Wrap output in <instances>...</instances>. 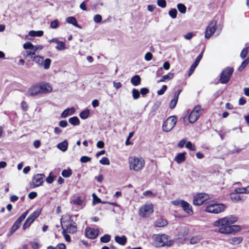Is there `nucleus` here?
I'll list each match as a JSON object with an SVG mask.
<instances>
[{
	"instance_id": "f257e3e1",
	"label": "nucleus",
	"mask_w": 249,
	"mask_h": 249,
	"mask_svg": "<svg viewBox=\"0 0 249 249\" xmlns=\"http://www.w3.org/2000/svg\"><path fill=\"white\" fill-rule=\"evenodd\" d=\"M238 217L233 215L219 219L215 221L213 225L219 227L218 231L222 234H230L240 231L241 228L238 225H231L237 221Z\"/></svg>"
},
{
	"instance_id": "f03ea898",
	"label": "nucleus",
	"mask_w": 249,
	"mask_h": 249,
	"mask_svg": "<svg viewBox=\"0 0 249 249\" xmlns=\"http://www.w3.org/2000/svg\"><path fill=\"white\" fill-rule=\"evenodd\" d=\"M61 225L63 231L74 233L77 231V226L74 222L70 221L69 216L63 215L60 220Z\"/></svg>"
},
{
	"instance_id": "7ed1b4c3",
	"label": "nucleus",
	"mask_w": 249,
	"mask_h": 249,
	"mask_svg": "<svg viewBox=\"0 0 249 249\" xmlns=\"http://www.w3.org/2000/svg\"><path fill=\"white\" fill-rule=\"evenodd\" d=\"M129 168L135 171L142 170L145 165L144 160L142 158L130 157L128 159Z\"/></svg>"
},
{
	"instance_id": "20e7f679",
	"label": "nucleus",
	"mask_w": 249,
	"mask_h": 249,
	"mask_svg": "<svg viewBox=\"0 0 249 249\" xmlns=\"http://www.w3.org/2000/svg\"><path fill=\"white\" fill-rule=\"evenodd\" d=\"M155 246L157 247L164 246L171 247L174 244L173 240L169 239V236L165 234L158 235L155 239Z\"/></svg>"
},
{
	"instance_id": "39448f33",
	"label": "nucleus",
	"mask_w": 249,
	"mask_h": 249,
	"mask_svg": "<svg viewBox=\"0 0 249 249\" xmlns=\"http://www.w3.org/2000/svg\"><path fill=\"white\" fill-rule=\"evenodd\" d=\"M201 114V107L199 106H196L188 116H186L183 117V119L184 124H187L186 122L188 120L189 123L191 124L194 123L197 120Z\"/></svg>"
},
{
	"instance_id": "423d86ee",
	"label": "nucleus",
	"mask_w": 249,
	"mask_h": 249,
	"mask_svg": "<svg viewBox=\"0 0 249 249\" xmlns=\"http://www.w3.org/2000/svg\"><path fill=\"white\" fill-rule=\"evenodd\" d=\"M226 206L221 203L211 202L205 208L206 212L210 213H218L225 210Z\"/></svg>"
},
{
	"instance_id": "0eeeda50",
	"label": "nucleus",
	"mask_w": 249,
	"mask_h": 249,
	"mask_svg": "<svg viewBox=\"0 0 249 249\" xmlns=\"http://www.w3.org/2000/svg\"><path fill=\"white\" fill-rule=\"evenodd\" d=\"M234 69L232 67H226L222 71L220 76V82L221 84H227L230 79Z\"/></svg>"
},
{
	"instance_id": "6e6552de",
	"label": "nucleus",
	"mask_w": 249,
	"mask_h": 249,
	"mask_svg": "<svg viewBox=\"0 0 249 249\" xmlns=\"http://www.w3.org/2000/svg\"><path fill=\"white\" fill-rule=\"evenodd\" d=\"M177 122V119L175 116L168 117L163 123L162 130L166 132H170L175 126Z\"/></svg>"
},
{
	"instance_id": "1a4fd4ad",
	"label": "nucleus",
	"mask_w": 249,
	"mask_h": 249,
	"mask_svg": "<svg viewBox=\"0 0 249 249\" xmlns=\"http://www.w3.org/2000/svg\"><path fill=\"white\" fill-rule=\"evenodd\" d=\"M153 205L150 203H146L142 206L139 211V215L142 217H146L153 213Z\"/></svg>"
},
{
	"instance_id": "9d476101",
	"label": "nucleus",
	"mask_w": 249,
	"mask_h": 249,
	"mask_svg": "<svg viewBox=\"0 0 249 249\" xmlns=\"http://www.w3.org/2000/svg\"><path fill=\"white\" fill-rule=\"evenodd\" d=\"M209 198L207 194L205 193H199L194 197L193 203L195 205H201L204 202Z\"/></svg>"
},
{
	"instance_id": "9b49d317",
	"label": "nucleus",
	"mask_w": 249,
	"mask_h": 249,
	"mask_svg": "<svg viewBox=\"0 0 249 249\" xmlns=\"http://www.w3.org/2000/svg\"><path fill=\"white\" fill-rule=\"evenodd\" d=\"M216 21L215 20H212L210 23L205 31V37L206 38H210L214 34L216 30Z\"/></svg>"
},
{
	"instance_id": "f8f14e48",
	"label": "nucleus",
	"mask_w": 249,
	"mask_h": 249,
	"mask_svg": "<svg viewBox=\"0 0 249 249\" xmlns=\"http://www.w3.org/2000/svg\"><path fill=\"white\" fill-rule=\"evenodd\" d=\"M44 174H38L34 176L33 178V185L34 187H37L42 185L43 182Z\"/></svg>"
},
{
	"instance_id": "ddd939ff",
	"label": "nucleus",
	"mask_w": 249,
	"mask_h": 249,
	"mask_svg": "<svg viewBox=\"0 0 249 249\" xmlns=\"http://www.w3.org/2000/svg\"><path fill=\"white\" fill-rule=\"evenodd\" d=\"M40 88V93H50L52 91L53 88L51 85L47 83H42L38 84Z\"/></svg>"
},
{
	"instance_id": "4468645a",
	"label": "nucleus",
	"mask_w": 249,
	"mask_h": 249,
	"mask_svg": "<svg viewBox=\"0 0 249 249\" xmlns=\"http://www.w3.org/2000/svg\"><path fill=\"white\" fill-rule=\"evenodd\" d=\"M99 234L98 229L87 228L86 230V236L89 239L95 238Z\"/></svg>"
},
{
	"instance_id": "2eb2a0df",
	"label": "nucleus",
	"mask_w": 249,
	"mask_h": 249,
	"mask_svg": "<svg viewBox=\"0 0 249 249\" xmlns=\"http://www.w3.org/2000/svg\"><path fill=\"white\" fill-rule=\"evenodd\" d=\"M38 84L35 85L31 87L28 91L27 95L34 96L38 94H41Z\"/></svg>"
},
{
	"instance_id": "dca6fc26",
	"label": "nucleus",
	"mask_w": 249,
	"mask_h": 249,
	"mask_svg": "<svg viewBox=\"0 0 249 249\" xmlns=\"http://www.w3.org/2000/svg\"><path fill=\"white\" fill-rule=\"evenodd\" d=\"M23 47L24 49H32L34 50L35 53L37 50H41L43 48L41 45L34 46L31 42H27L24 43L23 45Z\"/></svg>"
},
{
	"instance_id": "f3484780",
	"label": "nucleus",
	"mask_w": 249,
	"mask_h": 249,
	"mask_svg": "<svg viewBox=\"0 0 249 249\" xmlns=\"http://www.w3.org/2000/svg\"><path fill=\"white\" fill-rule=\"evenodd\" d=\"M230 197L231 199L235 202H243L246 199L245 196H241L236 192L231 194Z\"/></svg>"
},
{
	"instance_id": "a211bd4d",
	"label": "nucleus",
	"mask_w": 249,
	"mask_h": 249,
	"mask_svg": "<svg viewBox=\"0 0 249 249\" xmlns=\"http://www.w3.org/2000/svg\"><path fill=\"white\" fill-rule=\"evenodd\" d=\"M181 207L183 208V210L188 214L193 213L192 207L187 202L184 200H182Z\"/></svg>"
},
{
	"instance_id": "6ab92c4d",
	"label": "nucleus",
	"mask_w": 249,
	"mask_h": 249,
	"mask_svg": "<svg viewBox=\"0 0 249 249\" xmlns=\"http://www.w3.org/2000/svg\"><path fill=\"white\" fill-rule=\"evenodd\" d=\"M75 109L74 107L67 108L64 110L61 114V117L65 118L70 115L73 114Z\"/></svg>"
},
{
	"instance_id": "aec40b11",
	"label": "nucleus",
	"mask_w": 249,
	"mask_h": 249,
	"mask_svg": "<svg viewBox=\"0 0 249 249\" xmlns=\"http://www.w3.org/2000/svg\"><path fill=\"white\" fill-rule=\"evenodd\" d=\"M26 50L25 51L22 53V54L23 56L25 58H33L34 56H35V53L33 50L32 49H26Z\"/></svg>"
},
{
	"instance_id": "412c9836",
	"label": "nucleus",
	"mask_w": 249,
	"mask_h": 249,
	"mask_svg": "<svg viewBox=\"0 0 249 249\" xmlns=\"http://www.w3.org/2000/svg\"><path fill=\"white\" fill-rule=\"evenodd\" d=\"M115 241L119 244L124 246L127 241V238L124 235L122 236H116L115 237Z\"/></svg>"
},
{
	"instance_id": "4be33fe9",
	"label": "nucleus",
	"mask_w": 249,
	"mask_h": 249,
	"mask_svg": "<svg viewBox=\"0 0 249 249\" xmlns=\"http://www.w3.org/2000/svg\"><path fill=\"white\" fill-rule=\"evenodd\" d=\"M130 82L134 86H138L141 84V78L139 75H135L131 78Z\"/></svg>"
},
{
	"instance_id": "5701e85b",
	"label": "nucleus",
	"mask_w": 249,
	"mask_h": 249,
	"mask_svg": "<svg viewBox=\"0 0 249 249\" xmlns=\"http://www.w3.org/2000/svg\"><path fill=\"white\" fill-rule=\"evenodd\" d=\"M68 142L67 140H64L57 145V147L62 152L66 151L68 149Z\"/></svg>"
},
{
	"instance_id": "b1692460",
	"label": "nucleus",
	"mask_w": 249,
	"mask_h": 249,
	"mask_svg": "<svg viewBox=\"0 0 249 249\" xmlns=\"http://www.w3.org/2000/svg\"><path fill=\"white\" fill-rule=\"evenodd\" d=\"M185 152L179 153L175 158V160L178 164L183 162L185 160Z\"/></svg>"
},
{
	"instance_id": "393cba45",
	"label": "nucleus",
	"mask_w": 249,
	"mask_h": 249,
	"mask_svg": "<svg viewBox=\"0 0 249 249\" xmlns=\"http://www.w3.org/2000/svg\"><path fill=\"white\" fill-rule=\"evenodd\" d=\"M44 57L39 55H35L33 58V60L39 66H43Z\"/></svg>"
},
{
	"instance_id": "a878e982",
	"label": "nucleus",
	"mask_w": 249,
	"mask_h": 249,
	"mask_svg": "<svg viewBox=\"0 0 249 249\" xmlns=\"http://www.w3.org/2000/svg\"><path fill=\"white\" fill-rule=\"evenodd\" d=\"M167 223L166 220L162 218H159L155 221V225L158 227H163L166 226Z\"/></svg>"
},
{
	"instance_id": "bb28decb",
	"label": "nucleus",
	"mask_w": 249,
	"mask_h": 249,
	"mask_svg": "<svg viewBox=\"0 0 249 249\" xmlns=\"http://www.w3.org/2000/svg\"><path fill=\"white\" fill-rule=\"evenodd\" d=\"M243 241V238L241 237H234L229 239V242L231 245H237L240 244Z\"/></svg>"
},
{
	"instance_id": "cd10ccee",
	"label": "nucleus",
	"mask_w": 249,
	"mask_h": 249,
	"mask_svg": "<svg viewBox=\"0 0 249 249\" xmlns=\"http://www.w3.org/2000/svg\"><path fill=\"white\" fill-rule=\"evenodd\" d=\"M66 22L68 23L71 24L76 27H80V26L78 24L77 21L74 17H70L67 18H66Z\"/></svg>"
},
{
	"instance_id": "c85d7f7f",
	"label": "nucleus",
	"mask_w": 249,
	"mask_h": 249,
	"mask_svg": "<svg viewBox=\"0 0 249 249\" xmlns=\"http://www.w3.org/2000/svg\"><path fill=\"white\" fill-rule=\"evenodd\" d=\"M71 202L72 204L77 205L80 206H82L83 204V200L79 196L72 199Z\"/></svg>"
},
{
	"instance_id": "c756f323",
	"label": "nucleus",
	"mask_w": 249,
	"mask_h": 249,
	"mask_svg": "<svg viewBox=\"0 0 249 249\" xmlns=\"http://www.w3.org/2000/svg\"><path fill=\"white\" fill-rule=\"evenodd\" d=\"M174 77V73H168L167 74L164 75L162 76L161 79L158 81V83L164 82L166 80H170L172 79Z\"/></svg>"
},
{
	"instance_id": "7c9ffc66",
	"label": "nucleus",
	"mask_w": 249,
	"mask_h": 249,
	"mask_svg": "<svg viewBox=\"0 0 249 249\" xmlns=\"http://www.w3.org/2000/svg\"><path fill=\"white\" fill-rule=\"evenodd\" d=\"M41 212V209L38 208L29 216L34 221L40 215Z\"/></svg>"
},
{
	"instance_id": "2f4dec72",
	"label": "nucleus",
	"mask_w": 249,
	"mask_h": 249,
	"mask_svg": "<svg viewBox=\"0 0 249 249\" xmlns=\"http://www.w3.org/2000/svg\"><path fill=\"white\" fill-rule=\"evenodd\" d=\"M43 35V31H31L29 33V36L34 37V36H41Z\"/></svg>"
},
{
	"instance_id": "473e14b6",
	"label": "nucleus",
	"mask_w": 249,
	"mask_h": 249,
	"mask_svg": "<svg viewBox=\"0 0 249 249\" xmlns=\"http://www.w3.org/2000/svg\"><path fill=\"white\" fill-rule=\"evenodd\" d=\"M69 122L70 124L73 125H78L80 124V121L79 119L76 116L70 118L69 119Z\"/></svg>"
},
{
	"instance_id": "72a5a7b5",
	"label": "nucleus",
	"mask_w": 249,
	"mask_h": 249,
	"mask_svg": "<svg viewBox=\"0 0 249 249\" xmlns=\"http://www.w3.org/2000/svg\"><path fill=\"white\" fill-rule=\"evenodd\" d=\"M51 62L52 60L50 58H46V59L43 60L42 67H43L44 69L45 70L49 69L50 67Z\"/></svg>"
},
{
	"instance_id": "f704fd0d",
	"label": "nucleus",
	"mask_w": 249,
	"mask_h": 249,
	"mask_svg": "<svg viewBox=\"0 0 249 249\" xmlns=\"http://www.w3.org/2000/svg\"><path fill=\"white\" fill-rule=\"evenodd\" d=\"M177 8L179 12L181 14H185L186 12V7L182 3H178L177 5Z\"/></svg>"
},
{
	"instance_id": "c9c22d12",
	"label": "nucleus",
	"mask_w": 249,
	"mask_h": 249,
	"mask_svg": "<svg viewBox=\"0 0 249 249\" xmlns=\"http://www.w3.org/2000/svg\"><path fill=\"white\" fill-rule=\"evenodd\" d=\"M21 222H20L18 220H17L13 226L12 227V229L11 231V233H13L15 232L19 227Z\"/></svg>"
},
{
	"instance_id": "e433bc0d",
	"label": "nucleus",
	"mask_w": 249,
	"mask_h": 249,
	"mask_svg": "<svg viewBox=\"0 0 249 249\" xmlns=\"http://www.w3.org/2000/svg\"><path fill=\"white\" fill-rule=\"evenodd\" d=\"M132 97L134 100H137L140 97V91L136 89H132Z\"/></svg>"
},
{
	"instance_id": "4c0bfd02",
	"label": "nucleus",
	"mask_w": 249,
	"mask_h": 249,
	"mask_svg": "<svg viewBox=\"0 0 249 249\" xmlns=\"http://www.w3.org/2000/svg\"><path fill=\"white\" fill-rule=\"evenodd\" d=\"M66 47L65 42L63 41H59L57 43V45L56 47V49L58 51H62L66 49Z\"/></svg>"
},
{
	"instance_id": "58836bf2",
	"label": "nucleus",
	"mask_w": 249,
	"mask_h": 249,
	"mask_svg": "<svg viewBox=\"0 0 249 249\" xmlns=\"http://www.w3.org/2000/svg\"><path fill=\"white\" fill-rule=\"evenodd\" d=\"M89 114V111L88 109H86V110H85L82 111L80 113L79 116L81 118H82L83 119H86L88 117Z\"/></svg>"
},
{
	"instance_id": "ea45409f",
	"label": "nucleus",
	"mask_w": 249,
	"mask_h": 249,
	"mask_svg": "<svg viewBox=\"0 0 249 249\" xmlns=\"http://www.w3.org/2000/svg\"><path fill=\"white\" fill-rule=\"evenodd\" d=\"M110 240V236L108 234H105L100 238V241L103 243H108Z\"/></svg>"
},
{
	"instance_id": "a19ab883",
	"label": "nucleus",
	"mask_w": 249,
	"mask_h": 249,
	"mask_svg": "<svg viewBox=\"0 0 249 249\" xmlns=\"http://www.w3.org/2000/svg\"><path fill=\"white\" fill-rule=\"evenodd\" d=\"M71 169L64 170L62 172V176L65 178H68L71 175Z\"/></svg>"
},
{
	"instance_id": "79ce46f5",
	"label": "nucleus",
	"mask_w": 249,
	"mask_h": 249,
	"mask_svg": "<svg viewBox=\"0 0 249 249\" xmlns=\"http://www.w3.org/2000/svg\"><path fill=\"white\" fill-rule=\"evenodd\" d=\"M177 10L175 9H172L170 10L169 12V15L172 18H175L177 17Z\"/></svg>"
},
{
	"instance_id": "37998d69",
	"label": "nucleus",
	"mask_w": 249,
	"mask_h": 249,
	"mask_svg": "<svg viewBox=\"0 0 249 249\" xmlns=\"http://www.w3.org/2000/svg\"><path fill=\"white\" fill-rule=\"evenodd\" d=\"M59 25V22L57 19H55L51 22L50 27L52 29H56L58 27Z\"/></svg>"
},
{
	"instance_id": "c03bdc74",
	"label": "nucleus",
	"mask_w": 249,
	"mask_h": 249,
	"mask_svg": "<svg viewBox=\"0 0 249 249\" xmlns=\"http://www.w3.org/2000/svg\"><path fill=\"white\" fill-rule=\"evenodd\" d=\"M186 147L191 151H195L196 150V146L191 142H188L186 143Z\"/></svg>"
},
{
	"instance_id": "a18cd8bd",
	"label": "nucleus",
	"mask_w": 249,
	"mask_h": 249,
	"mask_svg": "<svg viewBox=\"0 0 249 249\" xmlns=\"http://www.w3.org/2000/svg\"><path fill=\"white\" fill-rule=\"evenodd\" d=\"M99 162L103 165H109L110 164L109 160L106 157H103L100 160Z\"/></svg>"
},
{
	"instance_id": "49530a36",
	"label": "nucleus",
	"mask_w": 249,
	"mask_h": 249,
	"mask_svg": "<svg viewBox=\"0 0 249 249\" xmlns=\"http://www.w3.org/2000/svg\"><path fill=\"white\" fill-rule=\"evenodd\" d=\"M157 4L161 8H165L166 5V2L165 0H158Z\"/></svg>"
},
{
	"instance_id": "de8ad7c7",
	"label": "nucleus",
	"mask_w": 249,
	"mask_h": 249,
	"mask_svg": "<svg viewBox=\"0 0 249 249\" xmlns=\"http://www.w3.org/2000/svg\"><path fill=\"white\" fill-rule=\"evenodd\" d=\"M80 161L82 163H86L91 160V158L89 157L84 156L81 157Z\"/></svg>"
},
{
	"instance_id": "09e8293b",
	"label": "nucleus",
	"mask_w": 249,
	"mask_h": 249,
	"mask_svg": "<svg viewBox=\"0 0 249 249\" xmlns=\"http://www.w3.org/2000/svg\"><path fill=\"white\" fill-rule=\"evenodd\" d=\"M248 53V48H245L243 49L240 53V56L242 58H245Z\"/></svg>"
},
{
	"instance_id": "8fccbe9b",
	"label": "nucleus",
	"mask_w": 249,
	"mask_h": 249,
	"mask_svg": "<svg viewBox=\"0 0 249 249\" xmlns=\"http://www.w3.org/2000/svg\"><path fill=\"white\" fill-rule=\"evenodd\" d=\"M248 63L249 62H248V60H244L242 62L241 66L239 67L238 71H242L245 68Z\"/></svg>"
},
{
	"instance_id": "3c124183",
	"label": "nucleus",
	"mask_w": 249,
	"mask_h": 249,
	"mask_svg": "<svg viewBox=\"0 0 249 249\" xmlns=\"http://www.w3.org/2000/svg\"><path fill=\"white\" fill-rule=\"evenodd\" d=\"M102 19V16L100 15L97 14L94 16L93 18L94 21L95 23H99L101 21Z\"/></svg>"
},
{
	"instance_id": "603ef678",
	"label": "nucleus",
	"mask_w": 249,
	"mask_h": 249,
	"mask_svg": "<svg viewBox=\"0 0 249 249\" xmlns=\"http://www.w3.org/2000/svg\"><path fill=\"white\" fill-rule=\"evenodd\" d=\"M167 88V87L166 85L162 86V88L160 90L158 91V94L159 95H161L163 94L165 91L166 90Z\"/></svg>"
},
{
	"instance_id": "864d4df0",
	"label": "nucleus",
	"mask_w": 249,
	"mask_h": 249,
	"mask_svg": "<svg viewBox=\"0 0 249 249\" xmlns=\"http://www.w3.org/2000/svg\"><path fill=\"white\" fill-rule=\"evenodd\" d=\"M197 66V65H196V64L193 63V64L191 65V66L190 68V70H189V71L188 73L189 76H191L192 74V73H193V72L194 71L195 69L196 68V67Z\"/></svg>"
},
{
	"instance_id": "5fc2aeb1",
	"label": "nucleus",
	"mask_w": 249,
	"mask_h": 249,
	"mask_svg": "<svg viewBox=\"0 0 249 249\" xmlns=\"http://www.w3.org/2000/svg\"><path fill=\"white\" fill-rule=\"evenodd\" d=\"M200 240V238L197 236L193 237L190 239V243L191 244H195L197 243Z\"/></svg>"
},
{
	"instance_id": "6e6d98bb",
	"label": "nucleus",
	"mask_w": 249,
	"mask_h": 249,
	"mask_svg": "<svg viewBox=\"0 0 249 249\" xmlns=\"http://www.w3.org/2000/svg\"><path fill=\"white\" fill-rule=\"evenodd\" d=\"M153 55L150 52H147L144 56V59L146 61H150L152 59Z\"/></svg>"
},
{
	"instance_id": "4d7b16f0",
	"label": "nucleus",
	"mask_w": 249,
	"mask_h": 249,
	"mask_svg": "<svg viewBox=\"0 0 249 249\" xmlns=\"http://www.w3.org/2000/svg\"><path fill=\"white\" fill-rule=\"evenodd\" d=\"M28 213V211H26L24 213H23L22 215L17 220H18L20 222H21L22 221L25 219Z\"/></svg>"
},
{
	"instance_id": "13d9d810",
	"label": "nucleus",
	"mask_w": 249,
	"mask_h": 249,
	"mask_svg": "<svg viewBox=\"0 0 249 249\" xmlns=\"http://www.w3.org/2000/svg\"><path fill=\"white\" fill-rule=\"evenodd\" d=\"M235 192L239 194H246V187L245 188H238L235 189Z\"/></svg>"
},
{
	"instance_id": "bf43d9fd",
	"label": "nucleus",
	"mask_w": 249,
	"mask_h": 249,
	"mask_svg": "<svg viewBox=\"0 0 249 249\" xmlns=\"http://www.w3.org/2000/svg\"><path fill=\"white\" fill-rule=\"evenodd\" d=\"M67 232L63 231H62V234L64 235L65 239L66 241L70 242L71 241V237L67 233Z\"/></svg>"
},
{
	"instance_id": "052dcab7",
	"label": "nucleus",
	"mask_w": 249,
	"mask_h": 249,
	"mask_svg": "<svg viewBox=\"0 0 249 249\" xmlns=\"http://www.w3.org/2000/svg\"><path fill=\"white\" fill-rule=\"evenodd\" d=\"M149 90L148 89H147L146 88H142L140 89V93L142 95H145L146 94H147L149 92Z\"/></svg>"
},
{
	"instance_id": "680f3d73",
	"label": "nucleus",
	"mask_w": 249,
	"mask_h": 249,
	"mask_svg": "<svg viewBox=\"0 0 249 249\" xmlns=\"http://www.w3.org/2000/svg\"><path fill=\"white\" fill-rule=\"evenodd\" d=\"M92 196H93V203L94 204H95V203H100V202H101V200L99 198H98L95 195V194H92Z\"/></svg>"
},
{
	"instance_id": "e2e57ef3",
	"label": "nucleus",
	"mask_w": 249,
	"mask_h": 249,
	"mask_svg": "<svg viewBox=\"0 0 249 249\" xmlns=\"http://www.w3.org/2000/svg\"><path fill=\"white\" fill-rule=\"evenodd\" d=\"M186 143V141L185 139H182L181 141H180L178 143V147L180 148L183 147L184 145Z\"/></svg>"
},
{
	"instance_id": "0e129e2a",
	"label": "nucleus",
	"mask_w": 249,
	"mask_h": 249,
	"mask_svg": "<svg viewBox=\"0 0 249 249\" xmlns=\"http://www.w3.org/2000/svg\"><path fill=\"white\" fill-rule=\"evenodd\" d=\"M59 125L62 127H65L68 125V122L66 120H62L59 122Z\"/></svg>"
},
{
	"instance_id": "69168bd1",
	"label": "nucleus",
	"mask_w": 249,
	"mask_h": 249,
	"mask_svg": "<svg viewBox=\"0 0 249 249\" xmlns=\"http://www.w3.org/2000/svg\"><path fill=\"white\" fill-rule=\"evenodd\" d=\"M37 196V193L35 192H32L28 195V197L30 199H34Z\"/></svg>"
},
{
	"instance_id": "338daca9",
	"label": "nucleus",
	"mask_w": 249,
	"mask_h": 249,
	"mask_svg": "<svg viewBox=\"0 0 249 249\" xmlns=\"http://www.w3.org/2000/svg\"><path fill=\"white\" fill-rule=\"evenodd\" d=\"M55 249H66V246L64 244L60 243L55 247Z\"/></svg>"
},
{
	"instance_id": "774afa93",
	"label": "nucleus",
	"mask_w": 249,
	"mask_h": 249,
	"mask_svg": "<svg viewBox=\"0 0 249 249\" xmlns=\"http://www.w3.org/2000/svg\"><path fill=\"white\" fill-rule=\"evenodd\" d=\"M97 147L99 148H102L104 147L105 144L103 141H100L97 142Z\"/></svg>"
}]
</instances>
